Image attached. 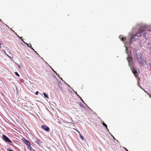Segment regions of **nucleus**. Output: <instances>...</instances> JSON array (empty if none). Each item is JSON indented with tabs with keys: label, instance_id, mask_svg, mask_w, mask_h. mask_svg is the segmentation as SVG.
<instances>
[{
	"label": "nucleus",
	"instance_id": "1",
	"mask_svg": "<svg viewBox=\"0 0 151 151\" xmlns=\"http://www.w3.org/2000/svg\"><path fill=\"white\" fill-rule=\"evenodd\" d=\"M146 33V32L143 31L142 29H139L136 34H134L132 35L129 40V42L130 43L132 41L138 40L139 37H141L142 35L146 37L145 35Z\"/></svg>",
	"mask_w": 151,
	"mask_h": 151
},
{
	"label": "nucleus",
	"instance_id": "2",
	"mask_svg": "<svg viewBox=\"0 0 151 151\" xmlns=\"http://www.w3.org/2000/svg\"><path fill=\"white\" fill-rule=\"evenodd\" d=\"M22 141L27 146V147L28 146L30 145V143L29 141L27 140L25 138L23 139Z\"/></svg>",
	"mask_w": 151,
	"mask_h": 151
},
{
	"label": "nucleus",
	"instance_id": "3",
	"mask_svg": "<svg viewBox=\"0 0 151 151\" xmlns=\"http://www.w3.org/2000/svg\"><path fill=\"white\" fill-rule=\"evenodd\" d=\"M2 137H3V138L5 140V141H7L9 143L11 142V141L9 139V138L7 137L5 135H2Z\"/></svg>",
	"mask_w": 151,
	"mask_h": 151
},
{
	"label": "nucleus",
	"instance_id": "4",
	"mask_svg": "<svg viewBox=\"0 0 151 151\" xmlns=\"http://www.w3.org/2000/svg\"><path fill=\"white\" fill-rule=\"evenodd\" d=\"M42 128L44 130L47 131H48L50 130V129L46 125H42Z\"/></svg>",
	"mask_w": 151,
	"mask_h": 151
},
{
	"label": "nucleus",
	"instance_id": "5",
	"mask_svg": "<svg viewBox=\"0 0 151 151\" xmlns=\"http://www.w3.org/2000/svg\"><path fill=\"white\" fill-rule=\"evenodd\" d=\"M27 147L29 149V150L31 151H35V150H33L31 146L30 145H29V146H28Z\"/></svg>",
	"mask_w": 151,
	"mask_h": 151
},
{
	"label": "nucleus",
	"instance_id": "6",
	"mask_svg": "<svg viewBox=\"0 0 151 151\" xmlns=\"http://www.w3.org/2000/svg\"><path fill=\"white\" fill-rule=\"evenodd\" d=\"M133 72L134 73L135 76L137 77V72L136 70H133Z\"/></svg>",
	"mask_w": 151,
	"mask_h": 151
},
{
	"label": "nucleus",
	"instance_id": "7",
	"mask_svg": "<svg viewBox=\"0 0 151 151\" xmlns=\"http://www.w3.org/2000/svg\"><path fill=\"white\" fill-rule=\"evenodd\" d=\"M132 59L131 57H130V56L129 55L128 57L127 58V59L128 61H130V60H132Z\"/></svg>",
	"mask_w": 151,
	"mask_h": 151
},
{
	"label": "nucleus",
	"instance_id": "8",
	"mask_svg": "<svg viewBox=\"0 0 151 151\" xmlns=\"http://www.w3.org/2000/svg\"><path fill=\"white\" fill-rule=\"evenodd\" d=\"M43 93V95H44V97L45 98H48V97L47 95L45 93Z\"/></svg>",
	"mask_w": 151,
	"mask_h": 151
},
{
	"label": "nucleus",
	"instance_id": "9",
	"mask_svg": "<svg viewBox=\"0 0 151 151\" xmlns=\"http://www.w3.org/2000/svg\"><path fill=\"white\" fill-rule=\"evenodd\" d=\"M79 136H80V137H81V139L83 140H84V137L81 135V134H79Z\"/></svg>",
	"mask_w": 151,
	"mask_h": 151
},
{
	"label": "nucleus",
	"instance_id": "10",
	"mask_svg": "<svg viewBox=\"0 0 151 151\" xmlns=\"http://www.w3.org/2000/svg\"><path fill=\"white\" fill-rule=\"evenodd\" d=\"M102 124L104 126V127H106V129H107V126L106 124H105V123H102Z\"/></svg>",
	"mask_w": 151,
	"mask_h": 151
},
{
	"label": "nucleus",
	"instance_id": "11",
	"mask_svg": "<svg viewBox=\"0 0 151 151\" xmlns=\"http://www.w3.org/2000/svg\"><path fill=\"white\" fill-rule=\"evenodd\" d=\"M15 74L17 76L19 77V75L18 74V73L16 72H15Z\"/></svg>",
	"mask_w": 151,
	"mask_h": 151
},
{
	"label": "nucleus",
	"instance_id": "12",
	"mask_svg": "<svg viewBox=\"0 0 151 151\" xmlns=\"http://www.w3.org/2000/svg\"><path fill=\"white\" fill-rule=\"evenodd\" d=\"M29 45H31L30 47H31V49H32V50H34V52H36V53L37 55H38V54L37 52H36V51H35V50H34V49L33 48H32V47H31V44H29Z\"/></svg>",
	"mask_w": 151,
	"mask_h": 151
},
{
	"label": "nucleus",
	"instance_id": "13",
	"mask_svg": "<svg viewBox=\"0 0 151 151\" xmlns=\"http://www.w3.org/2000/svg\"><path fill=\"white\" fill-rule=\"evenodd\" d=\"M74 129L79 133V134H80V133L79 131L78 130H77L76 129Z\"/></svg>",
	"mask_w": 151,
	"mask_h": 151
},
{
	"label": "nucleus",
	"instance_id": "14",
	"mask_svg": "<svg viewBox=\"0 0 151 151\" xmlns=\"http://www.w3.org/2000/svg\"><path fill=\"white\" fill-rule=\"evenodd\" d=\"M125 38H124L123 37H122V41H123L124 40H125Z\"/></svg>",
	"mask_w": 151,
	"mask_h": 151
},
{
	"label": "nucleus",
	"instance_id": "15",
	"mask_svg": "<svg viewBox=\"0 0 151 151\" xmlns=\"http://www.w3.org/2000/svg\"><path fill=\"white\" fill-rule=\"evenodd\" d=\"M148 95L149 96H150V97L151 98V94H149V93H147Z\"/></svg>",
	"mask_w": 151,
	"mask_h": 151
},
{
	"label": "nucleus",
	"instance_id": "16",
	"mask_svg": "<svg viewBox=\"0 0 151 151\" xmlns=\"http://www.w3.org/2000/svg\"><path fill=\"white\" fill-rule=\"evenodd\" d=\"M38 91H37L35 93V95H37L38 94Z\"/></svg>",
	"mask_w": 151,
	"mask_h": 151
},
{
	"label": "nucleus",
	"instance_id": "17",
	"mask_svg": "<svg viewBox=\"0 0 151 151\" xmlns=\"http://www.w3.org/2000/svg\"><path fill=\"white\" fill-rule=\"evenodd\" d=\"M124 148L126 151H128V150L126 148H125V147H124Z\"/></svg>",
	"mask_w": 151,
	"mask_h": 151
},
{
	"label": "nucleus",
	"instance_id": "18",
	"mask_svg": "<svg viewBox=\"0 0 151 151\" xmlns=\"http://www.w3.org/2000/svg\"><path fill=\"white\" fill-rule=\"evenodd\" d=\"M18 66L19 67V68H20V66H19V65H18Z\"/></svg>",
	"mask_w": 151,
	"mask_h": 151
},
{
	"label": "nucleus",
	"instance_id": "19",
	"mask_svg": "<svg viewBox=\"0 0 151 151\" xmlns=\"http://www.w3.org/2000/svg\"><path fill=\"white\" fill-rule=\"evenodd\" d=\"M1 19H0V21H1Z\"/></svg>",
	"mask_w": 151,
	"mask_h": 151
},
{
	"label": "nucleus",
	"instance_id": "20",
	"mask_svg": "<svg viewBox=\"0 0 151 151\" xmlns=\"http://www.w3.org/2000/svg\"><path fill=\"white\" fill-rule=\"evenodd\" d=\"M29 47H30V45H29Z\"/></svg>",
	"mask_w": 151,
	"mask_h": 151
},
{
	"label": "nucleus",
	"instance_id": "21",
	"mask_svg": "<svg viewBox=\"0 0 151 151\" xmlns=\"http://www.w3.org/2000/svg\"><path fill=\"white\" fill-rule=\"evenodd\" d=\"M29 47H30V45H29Z\"/></svg>",
	"mask_w": 151,
	"mask_h": 151
},
{
	"label": "nucleus",
	"instance_id": "22",
	"mask_svg": "<svg viewBox=\"0 0 151 151\" xmlns=\"http://www.w3.org/2000/svg\"><path fill=\"white\" fill-rule=\"evenodd\" d=\"M1 45V44L0 43V45Z\"/></svg>",
	"mask_w": 151,
	"mask_h": 151
}]
</instances>
